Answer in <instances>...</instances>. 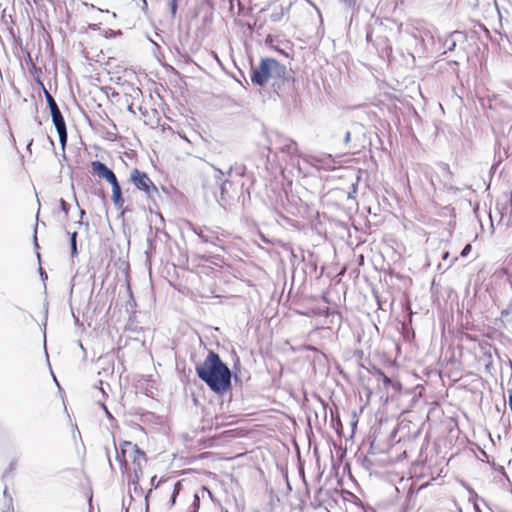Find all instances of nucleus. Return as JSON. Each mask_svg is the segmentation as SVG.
<instances>
[{
	"label": "nucleus",
	"mask_w": 512,
	"mask_h": 512,
	"mask_svg": "<svg viewBox=\"0 0 512 512\" xmlns=\"http://www.w3.org/2000/svg\"><path fill=\"white\" fill-rule=\"evenodd\" d=\"M196 373L215 393H224L231 386V371L214 351H209L203 363L196 366Z\"/></svg>",
	"instance_id": "f257e3e1"
},
{
	"label": "nucleus",
	"mask_w": 512,
	"mask_h": 512,
	"mask_svg": "<svg viewBox=\"0 0 512 512\" xmlns=\"http://www.w3.org/2000/svg\"><path fill=\"white\" fill-rule=\"evenodd\" d=\"M285 72V66L275 59H263L259 66L252 70L251 81L256 85L263 86L270 79L283 77Z\"/></svg>",
	"instance_id": "f03ea898"
},
{
	"label": "nucleus",
	"mask_w": 512,
	"mask_h": 512,
	"mask_svg": "<svg viewBox=\"0 0 512 512\" xmlns=\"http://www.w3.org/2000/svg\"><path fill=\"white\" fill-rule=\"evenodd\" d=\"M45 97H46V100H47V103H48V106L50 109L53 124H54V126L57 130L58 136H59V141L64 146L67 141V129H66L65 120L61 114L60 109L58 108L56 101L52 97V95L49 92L45 91Z\"/></svg>",
	"instance_id": "7ed1b4c3"
},
{
	"label": "nucleus",
	"mask_w": 512,
	"mask_h": 512,
	"mask_svg": "<svg viewBox=\"0 0 512 512\" xmlns=\"http://www.w3.org/2000/svg\"><path fill=\"white\" fill-rule=\"evenodd\" d=\"M122 454L129 455L134 465L135 477L138 478V473H142V468L147 462L145 453L139 449L136 444H132L129 441L122 442Z\"/></svg>",
	"instance_id": "20e7f679"
},
{
	"label": "nucleus",
	"mask_w": 512,
	"mask_h": 512,
	"mask_svg": "<svg viewBox=\"0 0 512 512\" xmlns=\"http://www.w3.org/2000/svg\"><path fill=\"white\" fill-rule=\"evenodd\" d=\"M130 180L139 190L144 191L148 195L157 192L156 186L145 172L136 168L133 169L130 174Z\"/></svg>",
	"instance_id": "39448f33"
},
{
	"label": "nucleus",
	"mask_w": 512,
	"mask_h": 512,
	"mask_svg": "<svg viewBox=\"0 0 512 512\" xmlns=\"http://www.w3.org/2000/svg\"><path fill=\"white\" fill-rule=\"evenodd\" d=\"M91 168L94 174L101 179H105L109 184H113L118 181L114 172L100 161H93L91 163Z\"/></svg>",
	"instance_id": "423d86ee"
},
{
	"label": "nucleus",
	"mask_w": 512,
	"mask_h": 512,
	"mask_svg": "<svg viewBox=\"0 0 512 512\" xmlns=\"http://www.w3.org/2000/svg\"><path fill=\"white\" fill-rule=\"evenodd\" d=\"M280 150L288 155H297L298 147L296 142L288 138L280 139Z\"/></svg>",
	"instance_id": "0eeeda50"
},
{
	"label": "nucleus",
	"mask_w": 512,
	"mask_h": 512,
	"mask_svg": "<svg viewBox=\"0 0 512 512\" xmlns=\"http://www.w3.org/2000/svg\"><path fill=\"white\" fill-rule=\"evenodd\" d=\"M112 186V200L116 207L121 208L123 206L124 200L122 198V192L119 182H115L110 184Z\"/></svg>",
	"instance_id": "6e6552de"
},
{
	"label": "nucleus",
	"mask_w": 512,
	"mask_h": 512,
	"mask_svg": "<svg viewBox=\"0 0 512 512\" xmlns=\"http://www.w3.org/2000/svg\"><path fill=\"white\" fill-rule=\"evenodd\" d=\"M120 446L122 447V444ZM113 447L116 453V461L119 462L120 470L122 471V473H124L125 470L127 469L126 455L123 457L122 452H118L115 442H113Z\"/></svg>",
	"instance_id": "1a4fd4ad"
},
{
	"label": "nucleus",
	"mask_w": 512,
	"mask_h": 512,
	"mask_svg": "<svg viewBox=\"0 0 512 512\" xmlns=\"http://www.w3.org/2000/svg\"><path fill=\"white\" fill-rule=\"evenodd\" d=\"M76 238H77V232L74 231V232L71 233V240H70L71 252H72L73 256L77 255V253H78V251H77V244H76Z\"/></svg>",
	"instance_id": "9d476101"
},
{
	"label": "nucleus",
	"mask_w": 512,
	"mask_h": 512,
	"mask_svg": "<svg viewBox=\"0 0 512 512\" xmlns=\"http://www.w3.org/2000/svg\"><path fill=\"white\" fill-rule=\"evenodd\" d=\"M60 205H61L62 211L67 215L68 214V210H69V204L65 200L61 199L60 200Z\"/></svg>",
	"instance_id": "9b49d317"
},
{
	"label": "nucleus",
	"mask_w": 512,
	"mask_h": 512,
	"mask_svg": "<svg viewBox=\"0 0 512 512\" xmlns=\"http://www.w3.org/2000/svg\"><path fill=\"white\" fill-rule=\"evenodd\" d=\"M2 512H14L12 505L9 501H4V509Z\"/></svg>",
	"instance_id": "f8f14e48"
},
{
	"label": "nucleus",
	"mask_w": 512,
	"mask_h": 512,
	"mask_svg": "<svg viewBox=\"0 0 512 512\" xmlns=\"http://www.w3.org/2000/svg\"><path fill=\"white\" fill-rule=\"evenodd\" d=\"M471 251V244H467L461 252L462 257H466Z\"/></svg>",
	"instance_id": "ddd939ff"
},
{
	"label": "nucleus",
	"mask_w": 512,
	"mask_h": 512,
	"mask_svg": "<svg viewBox=\"0 0 512 512\" xmlns=\"http://www.w3.org/2000/svg\"><path fill=\"white\" fill-rule=\"evenodd\" d=\"M341 2H343L348 7H354L358 0H341Z\"/></svg>",
	"instance_id": "4468645a"
},
{
	"label": "nucleus",
	"mask_w": 512,
	"mask_h": 512,
	"mask_svg": "<svg viewBox=\"0 0 512 512\" xmlns=\"http://www.w3.org/2000/svg\"><path fill=\"white\" fill-rule=\"evenodd\" d=\"M170 10H171V14L174 16L176 14V10H177V4H176L175 0L171 1Z\"/></svg>",
	"instance_id": "2eb2a0df"
},
{
	"label": "nucleus",
	"mask_w": 512,
	"mask_h": 512,
	"mask_svg": "<svg viewBox=\"0 0 512 512\" xmlns=\"http://www.w3.org/2000/svg\"><path fill=\"white\" fill-rule=\"evenodd\" d=\"M229 183V181H224L221 183V196L223 197V195L225 194L226 192V185Z\"/></svg>",
	"instance_id": "dca6fc26"
},
{
	"label": "nucleus",
	"mask_w": 512,
	"mask_h": 512,
	"mask_svg": "<svg viewBox=\"0 0 512 512\" xmlns=\"http://www.w3.org/2000/svg\"><path fill=\"white\" fill-rule=\"evenodd\" d=\"M142 2V6H141V10L146 13L147 12V9H148V4H147V0H141Z\"/></svg>",
	"instance_id": "f3484780"
},
{
	"label": "nucleus",
	"mask_w": 512,
	"mask_h": 512,
	"mask_svg": "<svg viewBox=\"0 0 512 512\" xmlns=\"http://www.w3.org/2000/svg\"><path fill=\"white\" fill-rule=\"evenodd\" d=\"M199 502H200V499H199V496L197 494L194 495V502H193V506L195 508H198L199 507Z\"/></svg>",
	"instance_id": "a211bd4d"
},
{
	"label": "nucleus",
	"mask_w": 512,
	"mask_h": 512,
	"mask_svg": "<svg viewBox=\"0 0 512 512\" xmlns=\"http://www.w3.org/2000/svg\"><path fill=\"white\" fill-rule=\"evenodd\" d=\"M223 175H224V173H223L221 170L216 169V175H215V178H216L217 180H221Z\"/></svg>",
	"instance_id": "6ab92c4d"
},
{
	"label": "nucleus",
	"mask_w": 512,
	"mask_h": 512,
	"mask_svg": "<svg viewBox=\"0 0 512 512\" xmlns=\"http://www.w3.org/2000/svg\"><path fill=\"white\" fill-rule=\"evenodd\" d=\"M351 140V133L349 131L346 132L344 142L347 144Z\"/></svg>",
	"instance_id": "aec40b11"
},
{
	"label": "nucleus",
	"mask_w": 512,
	"mask_h": 512,
	"mask_svg": "<svg viewBox=\"0 0 512 512\" xmlns=\"http://www.w3.org/2000/svg\"><path fill=\"white\" fill-rule=\"evenodd\" d=\"M382 376H383V382H384V384H386V385L391 384V379H390V378H388L387 376H385V375H383V374H382Z\"/></svg>",
	"instance_id": "412c9836"
},
{
	"label": "nucleus",
	"mask_w": 512,
	"mask_h": 512,
	"mask_svg": "<svg viewBox=\"0 0 512 512\" xmlns=\"http://www.w3.org/2000/svg\"><path fill=\"white\" fill-rule=\"evenodd\" d=\"M448 257H449V253H448V252H446V253H444V254H443L442 259H443V260H447V259H448Z\"/></svg>",
	"instance_id": "4be33fe9"
},
{
	"label": "nucleus",
	"mask_w": 512,
	"mask_h": 512,
	"mask_svg": "<svg viewBox=\"0 0 512 512\" xmlns=\"http://www.w3.org/2000/svg\"><path fill=\"white\" fill-rule=\"evenodd\" d=\"M107 458H108L110 467L113 469V465H112V462H111V459H110V456H109L108 452H107Z\"/></svg>",
	"instance_id": "5701e85b"
},
{
	"label": "nucleus",
	"mask_w": 512,
	"mask_h": 512,
	"mask_svg": "<svg viewBox=\"0 0 512 512\" xmlns=\"http://www.w3.org/2000/svg\"><path fill=\"white\" fill-rule=\"evenodd\" d=\"M104 410H105L106 414H107L108 416H110V413H109V411L107 410V408H106L105 406H104Z\"/></svg>",
	"instance_id": "b1692460"
},
{
	"label": "nucleus",
	"mask_w": 512,
	"mask_h": 512,
	"mask_svg": "<svg viewBox=\"0 0 512 512\" xmlns=\"http://www.w3.org/2000/svg\"><path fill=\"white\" fill-rule=\"evenodd\" d=\"M80 214H81V217H83V215H85V211H84V210H81V211H80Z\"/></svg>",
	"instance_id": "393cba45"
},
{
	"label": "nucleus",
	"mask_w": 512,
	"mask_h": 512,
	"mask_svg": "<svg viewBox=\"0 0 512 512\" xmlns=\"http://www.w3.org/2000/svg\"><path fill=\"white\" fill-rule=\"evenodd\" d=\"M231 173H232V168H230V169L228 170V175H231Z\"/></svg>",
	"instance_id": "a878e982"
}]
</instances>
